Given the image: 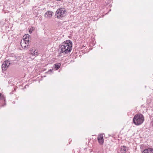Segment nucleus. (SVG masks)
<instances>
[{
    "mask_svg": "<svg viewBox=\"0 0 153 153\" xmlns=\"http://www.w3.org/2000/svg\"><path fill=\"white\" fill-rule=\"evenodd\" d=\"M72 42L70 40H67L60 45L58 51L59 54H64L70 52L72 50Z\"/></svg>",
    "mask_w": 153,
    "mask_h": 153,
    "instance_id": "obj_1",
    "label": "nucleus"
},
{
    "mask_svg": "<svg viewBox=\"0 0 153 153\" xmlns=\"http://www.w3.org/2000/svg\"><path fill=\"white\" fill-rule=\"evenodd\" d=\"M144 120L143 115L141 114H136L133 118V122L136 125L138 126L141 124Z\"/></svg>",
    "mask_w": 153,
    "mask_h": 153,
    "instance_id": "obj_2",
    "label": "nucleus"
},
{
    "mask_svg": "<svg viewBox=\"0 0 153 153\" xmlns=\"http://www.w3.org/2000/svg\"><path fill=\"white\" fill-rule=\"evenodd\" d=\"M66 10L65 8H61L57 10L55 14V17L58 19H61L65 15Z\"/></svg>",
    "mask_w": 153,
    "mask_h": 153,
    "instance_id": "obj_3",
    "label": "nucleus"
},
{
    "mask_svg": "<svg viewBox=\"0 0 153 153\" xmlns=\"http://www.w3.org/2000/svg\"><path fill=\"white\" fill-rule=\"evenodd\" d=\"M11 61L9 60L5 61L2 65L1 68L3 71H5L12 63Z\"/></svg>",
    "mask_w": 153,
    "mask_h": 153,
    "instance_id": "obj_4",
    "label": "nucleus"
},
{
    "mask_svg": "<svg viewBox=\"0 0 153 153\" xmlns=\"http://www.w3.org/2000/svg\"><path fill=\"white\" fill-rule=\"evenodd\" d=\"M29 39H23V40H22L21 42V45L22 48L24 47V49H27L28 48V45H27L24 46L23 45L26 44L27 43H29Z\"/></svg>",
    "mask_w": 153,
    "mask_h": 153,
    "instance_id": "obj_5",
    "label": "nucleus"
},
{
    "mask_svg": "<svg viewBox=\"0 0 153 153\" xmlns=\"http://www.w3.org/2000/svg\"><path fill=\"white\" fill-rule=\"evenodd\" d=\"M53 14V13L51 11H47L45 14V17L49 19L51 18Z\"/></svg>",
    "mask_w": 153,
    "mask_h": 153,
    "instance_id": "obj_6",
    "label": "nucleus"
},
{
    "mask_svg": "<svg viewBox=\"0 0 153 153\" xmlns=\"http://www.w3.org/2000/svg\"><path fill=\"white\" fill-rule=\"evenodd\" d=\"M30 53L31 54L35 56H37L38 55L37 51L33 48H32L31 49Z\"/></svg>",
    "mask_w": 153,
    "mask_h": 153,
    "instance_id": "obj_7",
    "label": "nucleus"
},
{
    "mask_svg": "<svg viewBox=\"0 0 153 153\" xmlns=\"http://www.w3.org/2000/svg\"><path fill=\"white\" fill-rule=\"evenodd\" d=\"M127 147L125 146H121L120 149V152L121 153H126L127 150Z\"/></svg>",
    "mask_w": 153,
    "mask_h": 153,
    "instance_id": "obj_8",
    "label": "nucleus"
},
{
    "mask_svg": "<svg viewBox=\"0 0 153 153\" xmlns=\"http://www.w3.org/2000/svg\"><path fill=\"white\" fill-rule=\"evenodd\" d=\"M143 153H153V149L148 148L143 150Z\"/></svg>",
    "mask_w": 153,
    "mask_h": 153,
    "instance_id": "obj_9",
    "label": "nucleus"
},
{
    "mask_svg": "<svg viewBox=\"0 0 153 153\" xmlns=\"http://www.w3.org/2000/svg\"><path fill=\"white\" fill-rule=\"evenodd\" d=\"M10 5L9 4H6L5 5H4V8H3V10H7V11H9L8 10H9L10 9Z\"/></svg>",
    "mask_w": 153,
    "mask_h": 153,
    "instance_id": "obj_10",
    "label": "nucleus"
},
{
    "mask_svg": "<svg viewBox=\"0 0 153 153\" xmlns=\"http://www.w3.org/2000/svg\"><path fill=\"white\" fill-rule=\"evenodd\" d=\"M61 64L60 63H57L54 64L55 68L56 69V70L58 69L60 66Z\"/></svg>",
    "mask_w": 153,
    "mask_h": 153,
    "instance_id": "obj_11",
    "label": "nucleus"
},
{
    "mask_svg": "<svg viewBox=\"0 0 153 153\" xmlns=\"http://www.w3.org/2000/svg\"><path fill=\"white\" fill-rule=\"evenodd\" d=\"M99 144L100 145H103L104 143V139H97Z\"/></svg>",
    "mask_w": 153,
    "mask_h": 153,
    "instance_id": "obj_12",
    "label": "nucleus"
},
{
    "mask_svg": "<svg viewBox=\"0 0 153 153\" xmlns=\"http://www.w3.org/2000/svg\"><path fill=\"white\" fill-rule=\"evenodd\" d=\"M103 134H99L98 136L97 139H103Z\"/></svg>",
    "mask_w": 153,
    "mask_h": 153,
    "instance_id": "obj_13",
    "label": "nucleus"
},
{
    "mask_svg": "<svg viewBox=\"0 0 153 153\" xmlns=\"http://www.w3.org/2000/svg\"><path fill=\"white\" fill-rule=\"evenodd\" d=\"M29 36H30L28 34H27L25 35L23 37V39H29Z\"/></svg>",
    "mask_w": 153,
    "mask_h": 153,
    "instance_id": "obj_14",
    "label": "nucleus"
},
{
    "mask_svg": "<svg viewBox=\"0 0 153 153\" xmlns=\"http://www.w3.org/2000/svg\"><path fill=\"white\" fill-rule=\"evenodd\" d=\"M0 100H5V98L4 95L0 93Z\"/></svg>",
    "mask_w": 153,
    "mask_h": 153,
    "instance_id": "obj_15",
    "label": "nucleus"
},
{
    "mask_svg": "<svg viewBox=\"0 0 153 153\" xmlns=\"http://www.w3.org/2000/svg\"><path fill=\"white\" fill-rule=\"evenodd\" d=\"M53 69H52V70L50 69V70H49L47 72V73L48 74H50V73L52 72V71H53Z\"/></svg>",
    "mask_w": 153,
    "mask_h": 153,
    "instance_id": "obj_16",
    "label": "nucleus"
},
{
    "mask_svg": "<svg viewBox=\"0 0 153 153\" xmlns=\"http://www.w3.org/2000/svg\"><path fill=\"white\" fill-rule=\"evenodd\" d=\"M32 30L31 29H30L29 30V33H32Z\"/></svg>",
    "mask_w": 153,
    "mask_h": 153,
    "instance_id": "obj_17",
    "label": "nucleus"
},
{
    "mask_svg": "<svg viewBox=\"0 0 153 153\" xmlns=\"http://www.w3.org/2000/svg\"><path fill=\"white\" fill-rule=\"evenodd\" d=\"M57 1H60L61 0H56Z\"/></svg>",
    "mask_w": 153,
    "mask_h": 153,
    "instance_id": "obj_18",
    "label": "nucleus"
}]
</instances>
